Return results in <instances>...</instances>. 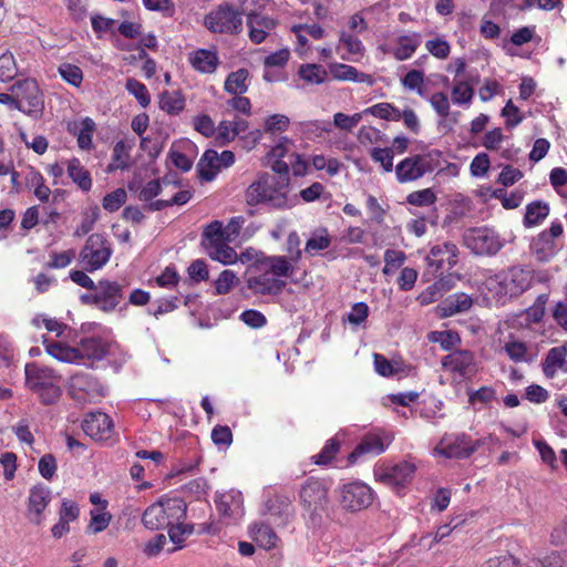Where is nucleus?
Listing matches in <instances>:
<instances>
[{"mask_svg":"<svg viewBox=\"0 0 567 567\" xmlns=\"http://www.w3.org/2000/svg\"><path fill=\"white\" fill-rule=\"evenodd\" d=\"M425 49L430 54L440 60H445L451 53L450 43L441 37L427 40Z\"/></svg>","mask_w":567,"mask_h":567,"instance_id":"obj_51","label":"nucleus"},{"mask_svg":"<svg viewBox=\"0 0 567 567\" xmlns=\"http://www.w3.org/2000/svg\"><path fill=\"white\" fill-rule=\"evenodd\" d=\"M52 501V491L44 484H37L29 489L27 499V518L40 526L45 520V509Z\"/></svg>","mask_w":567,"mask_h":567,"instance_id":"obj_15","label":"nucleus"},{"mask_svg":"<svg viewBox=\"0 0 567 567\" xmlns=\"http://www.w3.org/2000/svg\"><path fill=\"white\" fill-rule=\"evenodd\" d=\"M422 43V34L419 32H402L393 39L392 47H380L384 53L391 54L396 61L411 59Z\"/></svg>","mask_w":567,"mask_h":567,"instance_id":"obj_19","label":"nucleus"},{"mask_svg":"<svg viewBox=\"0 0 567 567\" xmlns=\"http://www.w3.org/2000/svg\"><path fill=\"white\" fill-rule=\"evenodd\" d=\"M112 520V515L109 511H90V522L87 530L92 534H99L105 530Z\"/></svg>","mask_w":567,"mask_h":567,"instance_id":"obj_47","label":"nucleus"},{"mask_svg":"<svg viewBox=\"0 0 567 567\" xmlns=\"http://www.w3.org/2000/svg\"><path fill=\"white\" fill-rule=\"evenodd\" d=\"M80 506L79 504L70 498H62L61 506L59 509V518L66 520L69 523L76 522L80 517Z\"/></svg>","mask_w":567,"mask_h":567,"instance_id":"obj_57","label":"nucleus"},{"mask_svg":"<svg viewBox=\"0 0 567 567\" xmlns=\"http://www.w3.org/2000/svg\"><path fill=\"white\" fill-rule=\"evenodd\" d=\"M442 153L431 150L423 154H416L402 159L395 166V175L399 183H410L420 179L426 173H431L441 166Z\"/></svg>","mask_w":567,"mask_h":567,"instance_id":"obj_5","label":"nucleus"},{"mask_svg":"<svg viewBox=\"0 0 567 567\" xmlns=\"http://www.w3.org/2000/svg\"><path fill=\"white\" fill-rule=\"evenodd\" d=\"M290 118L284 114H272L264 122V132L267 134L282 133L288 130Z\"/></svg>","mask_w":567,"mask_h":567,"instance_id":"obj_49","label":"nucleus"},{"mask_svg":"<svg viewBox=\"0 0 567 567\" xmlns=\"http://www.w3.org/2000/svg\"><path fill=\"white\" fill-rule=\"evenodd\" d=\"M18 73L17 63L14 56L10 52H6L0 56V81L7 82Z\"/></svg>","mask_w":567,"mask_h":567,"instance_id":"obj_54","label":"nucleus"},{"mask_svg":"<svg viewBox=\"0 0 567 567\" xmlns=\"http://www.w3.org/2000/svg\"><path fill=\"white\" fill-rule=\"evenodd\" d=\"M364 114H371L375 117L386 121H399L401 120V111L393 104L382 102L374 104L363 111Z\"/></svg>","mask_w":567,"mask_h":567,"instance_id":"obj_45","label":"nucleus"},{"mask_svg":"<svg viewBox=\"0 0 567 567\" xmlns=\"http://www.w3.org/2000/svg\"><path fill=\"white\" fill-rule=\"evenodd\" d=\"M504 351L514 362H524L527 360V347L524 342L517 340L507 341L504 344Z\"/></svg>","mask_w":567,"mask_h":567,"instance_id":"obj_61","label":"nucleus"},{"mask_svg":"<svg viewBox=\"0 0 567 567\" xmlns=\"http://www.w3.org/2000/svg\"><path fill=\"white\" fill-rule=\"evenodd\" d=\"M78 348L79 363L92 365L95 361H101L111 353L112 343L102 337L83 338Z\"/></svg>","mask_w":567,"mask_h":567,"instance_id":"obj_16","label":"nucleus"},{"mask_svg":"<svg viewBox=\"0 0 567 567\" xmlns=\"http://www.w3.org/2000/svg\"><path fill=\"white\" fill-rule=\"evenodd\" d=\"M464 244L477 256H495L505 246V239L493 228L476 227L465 231Z\"/></svg>","mask_w":567,"mask_h":567,"instance_id":"obj_7","label":"nucleus"},{"mask_svg":"<svg viewBox=\"0 0 567 567\" xmlns=\"http://www.w3.org/2000/svg\"><path fill=\"white\" fill-rule=\"evenodd\" d=\"M168 527V536L174 546L167 548L166 551L173 553L183 547L186 537L193 534L194 526L189 524H182L179 520L175 522L173 525H169Z\"/></svg>","mask_w":567,"mask_h":567,"instance_id":"obj_41","label":"nucleus"},{"mask_svg":"<svg viewBox=\"0 0 567 567\" xmlns=\"http://www.w3.org/2000/svg\"><path fill=\"white\" fill-rule=\"evenodd\" d=\"M299 498L307 511L317 513L326 508L328 491L321 481L308 478L300 489Z\"/></svg>","mask_w":567,"mask_h":567,"instance_id":"obj_18","label":"nucleus"},{"mask_svg":"<svg viewBox=\"0 0 567 567\" xmlns=\"http://www.w3.org/2000/svg\"><path fill=\"white\" fill-rule=\"evenodd\" d=\"M228 239H223L206 247L207 254L214 260L224 265L235 264L238 259L237 252L228 245Z\"/></svg>","mask_w":567,"mask_h":567,"instance_id":"obj_38","label":"nucleus"},{"mask_svg":"<svg viewBox=\"0 0 567 567\" xmlns=\"http://www.w3.org/2000/svg\"><path fill=\"white\" fill-rule=\"evenodd\" d=\"M391 440L390 436L382 437L374 433L367 434L349 455V461L353 463L358 457L365 454L379 455L385 451Z\"/></svg>","mask_w":567,"mask_h":567,"instance_id":"obj_27","label":"nucleus"},{"mask_svg":"<svg viewBox=\"0 0 567 567\" xmlns=\"http://www.w3.org/2000/svg\"><path fill=\"white\" fill-rule=\"evenodd\" d=\"M565 559L563 553L553 551L543 559H530L527 567H565Z\"/></svg>","mask_w":567,"mask_h":567,"instance_id":"obj_62","label":"nucleus"},{"mask_svg":"<svg viewBox=\"0 0 567 567\" xmlns=\"http://www.w3.org/2000/svg\"><path fill=\"white\" fill-rule=\"evenodd\" d=\"M473 95L474 90L464 81L456 82L452 89V101L454 104H468Z\"/></svg>","mask_w":567,"mask_h":567,"instance_id":"obj_55","label":"nucleus"},{"mask_svg":"<svg viewBox=\"0 0 567 567\" xmlns=\"http://www.w3.org/2000/svg\"><path fill=\"white\" fill-rule=\"evenodd\" d=\"M340 505L349 512H358L369 507L373 502V491L364 483L352 482L339 489Z\"/></svg>","mask_w":567,"mask_h":567,"instance_id":"obj_11","label":"nucleus"},{"mask_svg":"<svg viewBox=\"0 0 567 567\" xmlns=\"http://www.w3.org/2000/svg\"><path fill=\"white\" fill-rule=\"evenodd\" d=\"M118 37L115 34L114 41L117 48L122 50L135 49L136 54L125 58L126 60L142 59V38L140 24L133 22H122L117 27Z\"/></svg>","mask_w":567,"mask_h":567,"instance_id":"obj_21","label":"nucleus"},{"mask_svg":"<svg viewBox=\"0 0 567 567\" xmlns=\"http://www.w3.org/2000/svg\"><path fill=\"white\" fill-rule=\"evenodd\" d=\"M192 198V193L188 189L177 192L171 199H158L150 202L148 205H144V210H162L165 207L172 205H185Z\"/></svg>","mask_w":567,"mask_h":567,"instance_id":"obj_46","label":"nucleus"},{"mask_svg":"<svg viewBox=\"0 0 567 567\" xmlns=\"http://www.w3.org/2000/svg\"><path fill=\"white\" fill-rule=\"evenodd\" d=\"M186 504L181 498L161 497L144 511V526L159 529L184 519Z\"/></svg>","mask_w":567,"mask_h":567,"instance_id":"obj_4","label":"nucleus"},{"mask_svg":"<svg viewBox=\"0 0 567 567\" xmlns=\"http://www.w3.org/2000/svg\"><path fill=\"white\" fill-rule=\"evenodd\" d=\"M331 244V238L327 231V229H321L318 233L313 234L312 237H310L307 240L305 250L308 254H316L320 250L327 249Z\"/></svg>","mask_w":567,"mask_h":567,"instance_id":"obj_50","label":"nucleus"},{"mask_svg":"<svg viewBox=\"0 0 567 567\" xmlns=\"http://www.w3.org/2000/svg\"><path fill=\"white\" fill-rule=\"evenodd\" d=\"M436 200V195L431 188H425L421 190L412 192L408 195L406 202L410 205L424 207L434 204Z\"/></svg>","mask_w":567,"mask_h":567,"instance_id":"obj_56","label":"nucleus"},{"mask_svg":"<svg viewBox=\"0 0 567 567\" xmlns=\"http://www.w3.org/2000/svg\"><path fill=\"white\" fill-rule=\"evenodd\" d=\"M249 533L254 542L264 549L275 548L278 536L274 529L265 523H255L250 526Z\"/></svg>","mask_w":567,"mask_h":567,"instance_id":"obj_35","label":"nucleus"},{"mask_svg":"<svg viewBox=\"0 0 567 567\" xmlns=\"http://www.w3.org/2000/svg\"><path fill=\"white\" fill-rule=\"evenodd\" d=\"M82 429L86 435L95 441H107L113 434V422L103 412H92L83 420Z\"/></svg>","mask_w":567,"mask_h":567,"instance_id":"obj_23","label":"nucleus"},{"mask_svg":"<svg viewBox=\"0 0 567 567\" xmlns=\"http://www.w3.org/2000/svg\"><path fill=\"white\" fill-rule=\"evenodd\" d=\"M374 369L382 377H393L402 371L399 363L389 361L384 355L374 353Z\"/></svg>","mask_w":567,"mask_h":567,"instance_id":"obj_52","label":"nucleus"},{"mask_svg":"<svg viewBox=\"0 0 567 567\" xmlns=\"http://www.w3.org/2000/svg\"><path fill=\"white\" fill-rule=\"evenodd\" d=\"M159 107L167 113H178L185 106V101L179 92L173 91L168 92L167 90H163L159 92Z\"/></svg>","mask_w":567,"mask_h":567,"instance_id":"obj_44","label":"nucleus"},{"mask_svg":"<svg viewBox=\"0 0 567 567\" xmlns=\"http://www.w3.org/2000/svg\"><path fill=\"white\" fill-rule=\"evenodd\" d=\"M109 241L100 234H92L80 252V264L90 272L101 269L111 258Z\"/></svg>","mask_w":567,"mask_h":567,"instance_id":"obj_8","label":"nucleus"},{"mask_svg":"<svg viewBox=\"0 0 567 567\" xmlns=\"http://www.w3.org/2000/svg\"><path fill=\"white\" fill-rule=\"evenodd\" d=\"M550 184L556 192L567 198V171L561 167H555L549 174Z\"/></svg>","mask_w":567,"mask_h":567,"instance_id":"obj_64","label":"nucleus"},{"mask_svg":"<svg viewBox=\"0 0 567 567\" xmlns=\"http://www.w3.org/2000/svg\"><path fill=\"white\" fill-rule=\"evenodd\" d=\"M126 192L124 188H117L109 193L103 198V208L107 212H116L126 202Z\"/></svg>","mask_w":567,"mask_h":567,"instance_id":"obj_63","label":"nucleus"},{"mask_svg":"<svg viewBox=\"0 0 567 567\" xmlns=\"http://www.w3.org/2000/svg\"><path fill=\"white\" fill-rule=\"evenodd\" d=\"M61 78L74 86H80L83 81L82 70L74 64L63 63L59 66Z\"/></svg>","mask_w":567,"mask_h":567,"instance_id":"obj_59","label":"nucleus"},{"mask_svg":"<svg viewBox=\"0 0 567 567\" xmlns=\"http://www.w3.org/2000/svg\"><path fill=\"white\" fill-rule=\"evenodd\" d=\"M66 173L78 187L84 192H89L92 187V178L90 172L82 165L81 161L73 157L66 162Z\"/></svg>","mask_w":567,"mask_h":567,"instance_id":"obj_33","label":"nucleus"},{"mask_svg":"<svg viewBox=\"0 0 567 567\" xmlns=\"http://www.w3.org/2000/svg\"><path fill=\"white\" fill-rule=\"evenodd\" d=\"M533 279L532 270L513 266L488 276L483 285L487 292L498 300L522 295L532 286Z\"/></svg>","mask_w":567,"mask_h":567,"instance_id":"obj_1","label":"nucleus"},{"mask_svg":"<svg viewBox=\"0 0 567 567\" xmlns=\"http://www.w3.org/2000/svg\"><path fill=\"white\" fill-rule=\"evenodd\" d=\"M285 187L286 184L280 183L276 177L267 173L260 174L246 189V203L249 206L266 203L275 208L289 207Z\"/></svg>","mask_w":567,"mask_h":567,"instance_id":"obj_3","label":"nucleus"},{"mask_svg":"<svg viewBox=\"0 0 567 567\" xmlns=\"http://www.w3.org/2000/svg\"><path fill=\"white\" fill-rule=\"evenodd\" d=\"M566 357L567 343L561 347L551 348L542 364L544 374L549 379L554 378L557 370L564 367Z\"/></svg>","mask_w":567,"mask_h":567,"instance_id":"obj_36","label":"nucleus"},{"mask_svg":"<svg viewBox=\"0 0 567 567\" xmlns=\"http://www.w3.org/2000/svg\"><path fill=\"white\" fill-rule=\"evenodd\" d=\"M276 21L267 16L251 12L247 14V27L249 29V39L251 42L259 44L276 28Z\"/></svg>","mask_w":567,"mask_h":567,"instance_id":"obj_25","label":"nucleus"},{"mask_svg":"<svg viewBox=\"0 0 567 567\" xmlns=\"http://www.w3.org/2000/svg\"><path fill=\"white\" fill-rule=\"evenodd\" d=\"M480 446V442H473L464 433L444 434L434 449V454L445 458H466Z\"/></svg>","mask_w":567,"mask_h":567,"instance_id":"obj_9","label":"nucleus"},{"mask_svg":"<svg viewBox=\"0 0 567 567\" xmlns=\"http://www.w3.org/2000/svg\"><path fill=\"white\" fill-rule=\"evenodd\" d=\"M298 74L303 81L310 84H322L328 80L327 70L316 63L300 65Z\"/></svg>","mask_w":567,"mask_h":567,"instance_id":"obj_40","label":"nucleus"},{"mask_svg":"<svg viewBox=\"0 0 567 567\" xmlns=\"http://www.w3.org/2000/svg\"><path fill=\"white\" fill-rule=\"evenodd\" d=\"M243 503V494L236 489L221 493L216 498V507L219 514L235 519L244 514Z\"/></svg>","mask_w":567,"mask_h":567,"instance_id":"obj_26","label":"nucleus"},{"mask_svg":"<svg viewBox=\"0 0 567 567\" xmlns=\"http://www.w3.org/2000/svg\"><path fill=\"white\" fill-rule=\"evenodd\" d=\"M205 27L214 33H237L241 30V14L228 4H221L206 14Z\"/></svg>","mask_w":567,"mask_h":567,"instance_id":"obj_10","label":"nucleus"},{"mask_svg":"<svg viewBox=\"0 0 567 567\" xmlns=\"http://www.w3.org/2000/svg\"><path fill=\"white\" fill-rule=\"evenodd\" d=\"M91 24L97 38H102L105 33H111L113 38L115 37V20L96 14L91 18Z\"/></svg>","mask_w":567,"mask_h":567,"instance_id":"obj_53","label":"nucleus"},{"mask_svg":"<svg viewBox=\"0 0 567 567\" xmlns=\"http://www.w3.org/2000/svg\"><path fill=\"white\" fill-rule=\"evenodd\" d=\"M415 473V465L410 462H400L394 465L380 466L374 470V477L378 482L391 487L399 488L409 484Z\"/></svg>","mask_w":567,"mask_h":567,"instance_id":"obj_14","label":"nucleus"},{"mask_svg":"<svg viewBox=\"0 0 567 567\" xmlns=\"http://www.w3.org/2000/svg\"><path fill=\"white\" fill-rule=\"evenodd\" d=\"M442 367L462 378L470 379L477 372L475 357L471 351L456 350L442 359Z\"/></svg>","mask_w":567,"mask_h":567,"instance_id":"obj_20","label":"nucleus"},{"mask_svg":"<svg viewBox=\"0 0 567 567\" xmlns=\"http://www.w3.org/2000/svg\"><path fill=\"white\" fill-rule=\"evenodd\" d=\"M70 398L79 404L94 403L106 395V388L89 372H75L66 382Z\"/></svg>","mask_w":567,"mask_h":567,"instance_id":"obj_6","label":"nucleus"},{"mask_svg":"<svg viewBox=\"0 0 567 567\" xmlns=\"http://www.w3.org/2000/svg\"><path fill=\"white\" fill-rule=\"evenodd\" d=\"M339 47H342L351 55L362 56L365 49L362 41L353 33L341 31L339 34Z\"/></svg>","mask_w":567,"mask_h":567,"instance_id":"obj_48","label":"nucleus"},{"mask_svg":"<svg viewBox=\"0 0 567 567\" xmlns=\"http://www.w3.org/2000/svg\"><path fill=\"white\" fill-rule=\"evenodd\" d=\"M25 385L35 393L43 404L55 403L61 394V377L51 368L37 363H27L24 367Z\"/></svg>","mask_w":567,"mask_h":567,"instance_id":"obj_2","label":"nucleus"},{"mask_svg":"<svg viewBox=\"0 0 567 567\" xmlns=\"http://www.w3.org/2000/svg\"><path fill=\"white\" fill-rule=\"evenodd\" d=\"M189 62L196 71L213 73L219 63V59L215 51L199 49L189 54Z\"/></svg>","mask_w":567,"mask_h":567,"instance_id":"obj_32","label":"nucleus"},{"mask_svg":"<svg viewBox=\"0 0 567 567\" xmlns=\"http://www.w3.org/2000/svg\"><path fill=\"white\" fill-rule=\"evenodd\" d=\"M44 344L48 354L55 360L64 363L80 364L76 347H70L62 342H48L47 340L44 341Z\"/></svg>","mask_w":567,"mask_h":567,"instance_id":"obj_37","label":"nucleus"},{"mask_svg":"<svg viewBox=\"0 0 567 567\" xmlns=\"http://www.w3.org/2000/svg\"><path fill=\"white\" fill-rule=\"evenodd\" d=\"M256 269H266L275 278L289 277L293 272V266L285 256H270L259 260Z\"/></svg>","mask_w":567,"mask_h":567,"instance_id":"obj_31","label":"nucleus"},{"mask_svg":"<svg viewBox=\"0 0 567 567\" xmlns=\"http://www.w3.org/2000/svg\"><path fill=\"white\" fill-rule=\"evenodd\" d=\"M235 162L231 151H223L218 154L214 150H207L197 164L199 176L205 181H213L220 168L229 167Z\"/></svg>","mask_w":567,"mask_h":567,"instance_id":"obj_17","label":"nucleus"},{"mask_svg":"<svg viewBox=\"0 0 567 567\" xmlns=\"http://www.w3.org/2000/svg\"><path fill=\"white\" fill-rule=\"evenodd\" d=\"M259 274L250 276L247 280L248 288L259 295H277L282 291L286 282L275 278L266 269H256Z\"/></svg>","mask_w":567,"mask_h":567,"instance_id":"obj_24","label":"nucleus"},{"mask_svg":"<svg viewBox=\"0 0 567 567\" xmlns=\"http://www.w3.org/2000/svg\"><path fill=\"white\" fill-rule=\"evenodd\" d=\"M473 305L472 298L466 293H455L444 301V313L453 316L458 312L467 311Z\"/></svg>","mask_w":567,"mask_h":567,"instance_id":"obj_43","label":"nucleus"},{"mask_svg":"<svg viewBox=\"0 0 567 567\" xmlns=\"http://www.w3.org/2000/svg\"><path fill=\"white\" fill-rule=\"evenodd\" d=\"M549 205L543 200H534L526 206L523 224L526 228L539 225L549 215Z\"/></svg>","mask_w":567,"mask_h":567,"instance_id":"obj_39","label":"nucleus"},{"mask_svg":"<svg viewBox=\"0 0 567 567\" xmlns=\"http://www.w3.org/2000/svg\"><path fill=\"white\" fill-rule=\"evenodd\" d=\"M238 279L233 270H224L215 280L216 295H226L237 284Z\"/></svg>","mask_w":567,"mask_h":567,"instance_id":"obj_60","label":"nucleus"},{"mask_svg":"<svg viewBox=\"0 0 567 567\" xmlns=\"http://www.w3.org/2000/svg\"><path fill=\"white\" fill-rule=\"evenodd\" d=\"M329 74H331V76L338 81L365 83L368 85H373L374 83L372 75L360 72L354 66L343 63L330 64Z\"/></svg>","mask_w":567,"mask_h":567,"instance_id":"obj_30","label":"nucleus"},{"mask_svg":"<svg viewBox=\"0 0 567 567\" xmlns=\"http://www.w3.org/2000/svg\"><path fill=\"white\" fill-rule=\"evenodd\" d=\"M247 79L248 71L246 69L231 72L225 81V91L234 95L244 94L248 89Z\"/></svg>","mask_w":567,"mask_h":567,"instance_id":"obj_42","label":"nucleus"},{"mask_svg":"<svg viewBox=\"0 0 567 567\" xmlns=\"http://www.w3.org/2000/svg\"><path fill=\"white\" fill-rule=\"evenodd\" d=\"M268 512L276 525H286L293 516V507L287 498L276 497L268 505Z\"/></svg>","mask_w":567,"mask_h":567,"instance_id":"obj_34","label":"nucleus"},{"mask_svg":"<svg viewBox=\"0 0 567 567\" xmlns=\"http://www.w3.org/2000/svg\"><path fill=\"white\" fill-rule=\"evenodd\" d=\"M93 290V305L104 312L113 311L123 297L121 286L109 280L100 281Z\"/></svg>","mask_w":567,"mask_h":567,"instance_id":"obj_22","label":"nucleus"},{"mask_svg":"<svg viewBox=\"0 0 567 567\" xmlns=\"http://www.w3.org/2000/svg\"><path fill=\"white\" fill-rule=\"evenodd\" d=\"M564 233L563 224L558 220L553 221L548 230L539 233L530 244V251L538 261H548L559 250L556 241Z\"/></svg>","mask_w":567,"mask_h":567,"instance_id":"obj_12","label":"nucleus"},{"mask_svg":"<svg viewBox=\"0 0 567 567\" xmlns=\"http://www.w3.org/2000/svg\"><path fill=\"white\" fill-rule=\"evenodd\" d=\"M95 128V122L91 117L68 123L69 133L76 137L78 146L83 151H90L93 147L92 138Z\"/></svg>","mask_w":567,"mask_h":567,"instance_id":"obj_29","label":"nucleus"},{"mask_svg":"<svg viewBox=\"0 0 567 567\" xmlns=\"http://www.w3.org/2000/svg\"><path fill=\"white\" fill-rule=\"evenodd\" d=\"M458 249L452 243H443L431 248L427 256L429 264L439 269H451L457 261Z\"/></svg>","mask_w":567,"mask_h":567,"instance_id":"obj_28","label":"nucleus"},{"mask_svg":"<svg viewBox=\"0 0 567 567\" xmlns=\"http://www.w3.org/2000/svg\"><path fill=\"white\" fill-rule=\"evenodd\" d=\"M223 239H227L225 229L220 221L209 224L203 235V245L205 248L209 245L216 244Z\"/></svg>","mask_w":567,"mask_h":567,"instance_id":"obj_58","label":"nucleus"},{"mask_svg":"<svg viewBox=\"0 0 567 567\" xmlns=\"http://www.w3.org/2000/svg\"><path fill=\"white\" fill-rule=\"evenodd\" d=\"M17 97L16 107L28 114L39 113L43 107L42 94L35 80L25 79L12 87Z\"/></svg>","mask_w":567,"mask_h":567,"instance_id":"obj_13","label":"nucleus"}]
</instances>
